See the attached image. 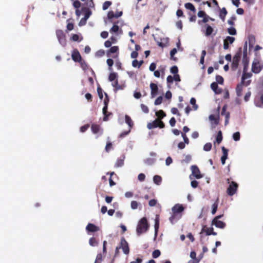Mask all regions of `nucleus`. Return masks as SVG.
I'll list each match as a JSON object with an SVG mask.
<instances>
[{"mask_svg":"<svg viewBox=\"0 0 263 263\" xmlns=\"http://www.w3.org/2000/svg\"><path fill=\"white\" fill-rule=\"evenodd\" d=\"M148 224L146 217L142 218L138 222L136 232L138 236L146 232L148 229Z\"/></svg>","mask_w":263,"mask_h":263,"instance_id":"f257e3e1","label":"nucleus"},{"mask_svg":"<svg viewBox=\"0 0 263 263\" xmlns=\"http://www.w3.org/2000/svg\"><path fill=\"white\" fill-rule=\"evenodd\" d=\"M227 182L229 184V185L227 190V193L229 196L234 195L237 192L238 187V184L234 181H230V179L228 178Z\"/></svg>","mask_w":263,"mask_h":263,"instance_id":"f03ea898","label":"nucleus"},{"mask_svg":"<svg viewBox=\"0 0 263 263\" xmlns=\"http://www.w3.org/2000/svg\"><path fill=\"white\" fill-rule=\"evenodd\" d=\"M106 98L104 100V106L103 108V114L104 115L103 120L106 121L108 120V117L109 116L112 115V113L108 112L107 111V107L108 104L109 102V99L108 98V96L106 93H105Z\"/></svg>","mask_w":263,"mask_h":263,"instance_id":"7ed1b4c3","label":"nucleus"},{"mask_svg":"<svg viewBox=\"0 0 263 263\" xmlns=\"http://www.w3.org/2000/svg\"><path fill=\"white\" fill-rule=\"evenodd\" d=\"M165 126L164 123L160 119H156L151 123H149L147 125L148 129H151L156 127L163 128Z\"/></svg>","mask_w":263,"mask_h":263,"instance_id":"20e7f679","label":"nucleus"},{"mask_svg":"<svg viewBox=\"0 0 263 263\" xmlns=\"http://www.w3.org/2000/svg\"><path fill=\"white\" fill-rule=\"evenodd\" d=\"M241 56V49H239V50L235 54L233 57V62L232 64V69L233 70H235L238 66L239 62Z\"/></svg>","mask_w":263,"mask_h":263,"instance_id":"39448f33","label":"nucleus"},{"mask_svg":"<svg viewBox=\"0 0 263 263\" xmlns=\"http://www.w3.org/2000/svg\"><path fill=\"white\" fill-rule=\"evenodd\" d=\"M120 247V249H122L124 253L125 254H128L129 253V248L128 246V243L125 240L124 237H122L121 238V241L120 243V245L119 246Z\"/></svg>","mask_w":263,"mask_h":263,"instance_id":"423d86ee","label":"nucleus"},{"mask_svg":"<svg viewBox=\"0 0 263 263\" xmlns=\"http://www.w3.org/2000/svg\"><path fill=\"white\" fill-rule=\"evenodd\" d=\"M201 31L204 33L206 36H209L212 34L214 32V29L213 27L209 24H205L202 26Z\"/></svg>","mask_w":263,"mask_h":263,"instance_id":"0eeeda50","label":"nucleus"},{"mask_svg":"<svg viewBox=\"0 0 263 263\" xmlns=\"http://www.w3.org/2000/svg\"><path fill=\"white\" fill-rule=\"evenodd\" d=\"M252 76V74L250 72H247V71H243V73L241 77L242 83H245V86L249 85L251 82V80L246 81L247 79L250 78Z\"/></svg>","mask_w":263,"mask_h":263,"instance_id":"6e6552de","label":"nucleus"},{"mask_svg":"<svg viewBox=\"0 0 263 263\" xmlns=\"http://www.w3.org/2000/svg\"><path fill=\"white\" fill-rule=\"evenodd\" d=\"M192 174L196 179H200L202 178L203 175L201 174L200 171L196 165H192L191 166Z\"/></svg>","mask_w":263,"mask_h":263,"instance_id":"1a4fd4ad","label":"nucleus"},{"mask_svg":"<svg viewBox=\"0 0 263 263\" xmlns=\"http://www.w3.org/2000/svg\"><path fill=\"white\" fill-rule=\"evenodd\" d=\"M227 105L225 104L222 107V111L221 112V115L222 116H224V117H225V122H224L225 125H227L229 123V119L230 118V114L229 112L227 111Z\"/></svg>","mask_w":263,"mask_h":263,"instance_id":"9d476101","label":"nucleus"},{"mask_svg":"<svg viewBox=\"0 0 263 263\" xmlns=\"http://www.w3.org/2000/svg\"><path fill=\"white\" fill-rule=\"evenodd\" d=\"M71 58L75 62H79L82 59L79 51L77 49L73 50L71 54Z\"/></svg>","mask_w":263,"mask_h":263,"instance_id":"9b49d317","label":"nucleus"},{"mask_svg":"<svg viewBox=\"0 0 263 263\" xmlns=\"http://www.w3.org/2000/svg\"><path fill=\"white\" fill-rule=\"evenodd\" d=\"M235 41V38L232 36H227L223 41V48L228 49L229 48V44H232Z\"/></svg>","mask_w":263,"mask_h":263,"instance_id":"f8f14e48","label":"nucleus"},{"mask_svg":"<svg viewBox=\"0 0 263 263\" xmlns=\"http://www.w3.org/2000/svg\"><path fill=\"white\" fill-rule=\"evenodd\" d=\"M150 88L151 89L152 98H154L157 95L158 92V86L155 83H151L150 84Z\"/></svg>","mask_w":263,"mask_h":263,"instance_id":"ddd939ff","label":"nucleus"},{"mask_svg":"<svg viewBox=\"0 0 263 263\" xmlns=\"http://www.w3.org/2000/svg\"><path fill=\"white\" fill-rule=\"evenodd\" d=\"M209 120L211 122L212 128H215V126L219 124V117L218 116L216 117L214 115H211L209 116Z\"/></svg>","mask_w":263,"mask_h":263,"instance_id":"4468645a","label":"nucleus"},{"mask_svg":"<svg viewBox=\"0 0 263 263\" xmlns=\"http://www.w3.org/2000/svg\"><path fill=\"white\" fill-rule=\"evenodd\" d=\"M261 66L259 62H253L252 66V71L255 73H258L262 69Z\"/></svg>","mask_w":263,"mask_h":263,"instance_id":"2eb2a0df","label":"nucleus"},{"mask_svg":"<svg viewBox=\"0 0 263 263\" xmlns=\"http://www.w3.org/2000/svg\"><path fill=\"white\" fill-rule=\"evenodd\" d=\"M91 129L94 134H97L100 132V135L102 134V130L99 125L97 124H92L91 126Z\"/></svg>","mask_w":263,"mask_h":263,"instance_id":"dca6fc26","label":"nucleus"},{"mask_svg":"<svg viewBox=\"0 0 263 263\" xmlns=\"http://www.w3.org/2000/svg\"><path fill=\"white\" fill-rule=\"evenodd\" d=\"M222 151V156L221 157V161L222 165H224L226 163V160L228 158V150L224 146L221 148Z\"/></svg>","mask_w":263,"mask_h":263,"instance_id":"f3484780","label":"nucleus"},{"mask_svg":"<svg viewBox=\"0 0 263 263\" xmlns=\"http://www.w3.org/2000/svg\"><path fill=\"white\" fill-rule=\"evenodd\" d=\"M212 224L214 225L216 227L220 229H223L226 226L224 222L219 220H212Z\"/></svg>","mask_w":263,"mask_h":263,"instance_id":"a211bd4d","label":"nucleus"},{"mask_svg":"<svg viewBox=\"0 0 263 263\" xmlns=\"http://www.w3.org/2000/svg\"><path fill=\"white\" fill-rule=\"evenodd\" d=\"M202 232H205L206 235H216L217 233L214 232L213 228L212 227L208 228L206 226H204V227L202 229Z\"/></svg>","mask_w":263,"mask_h":263,"instance_id":"6ab92c4d","label":"nucleus"},{"mask_svg":"<svg viewBox=\"0 0 263 263\" xmlns=\"http://www.w3.org/2000/svg\"><path fill=\"white\" fill-rule=\"evenodd\" d=\"M86 230L88 232H95L99 230V228L94 224L88 223L86 226Z\"/></svg>","mask_w":263,"mask_h":263,"instance_id":"aec40b11","label":"nucleus"},{"mask_svg":"<svg viewBox=\"0 0 263 263\" xmlns=\"http://www.w3.org/2000/svg\"><path fill=\"white\" fill-rule=\"evenodd\" d=\"M183 210V206L182 205L179 204H175L172 208V212L178 214L181 213Z\"/></svg>","mask_w":263,"mask_h":263,"instance_id":"412c9836","label":"nucleus"},{"mask_svg":"<svg viewBox=\"0 0 263 263\" xmlns=\"http://www.w3.org/2000/svg\"><path fill=\"white\" fill-rule=\"evenodd\" d=\"M211 88L216 94H220L222 92V89L218 87L216 82H213L211 84Z\"/></svg>","mask_w":263,"mask_h":263,"instance_id":"4be33fe9","label":"nucleus"},{"mask_svg":"<svg viewBox=\"0 0 263 263\" xmlns=\"http://www.w3.org/2000/svg\"><path fill=\"white\" fill-rule=\"evenodd\" d=\"M181 215H179L176 213L173 212L172 216L170 217L169 220L172 223H174L175 221L179 220Z\"/></svg>","mask_w":263,"mask_h":263,"instance_id":"5701e85b","label":"nucleus"},{"mask_svg":"<svg viewBox=\"0 0 263 263\" xmlns=\"http://www.w3.org/2000/svg\"><path fill=\"white\" fill-rule=\"evenodd\" d=\"M245 86V83H242V82L238 84L236 88V91L237 96L240 97L242 95V87Z\"/></svg>","mask_w":263,"mask_h":263,"instance_id":"b1692460","label":"nucleus"},{"mask_svg":"<svg viewBox=\"0 0 263 263\" xmlns=\"http://www.w3.org/2000/svg\"><path fill=\"white\" fill-rule=\"evenodd\" d=\"M56 34L60 42L61 43L63 41H65V35L63 31L57 30L56 32Z\"/></svg>","mask_w":263,"mask_h":263,"instance_id":"393cba45","label":"nucleus"},{"mask_svg":"<svg viewBox=\"0 0 263 263\" xmlns=\"http://www.w3.org/2000/svg\"><path fill=\"white\" fill-rule=\"evenodd\" d=\"M242 64L243 65V71H247L249 65V60L247 57H243Z\"/></svg>","mask_w":263,"mask_h":263,"instance_id":"a878e982","label":"nucleus"},{"mask_svg":"<svg viewBox=\"0 0 263 263\" xmlns=\"http://www.w3.org/2000/svg\"><path fill=\"white\" fill-rule=\"evenodd\" d=\"M118 50L119 48L118 46H115L111 47L109 50L107 52V57H110L111 53H116Z\"/></svg>","mask_w":263,"mask_h":263,"instance_id":"bb28decb","label":"nucleus"},{"mask_svg":"<svg viewBox=\"0 0 263 263\" xmlns=\"http://www.w3.org/2000/svg\"><path fill=\"white\" fill-rule=\"evenodd\" d=\"M125 122L128 125V126H129V129H130V128L134 125V123L132 120L131 119L130 117L128 115H125Z\"/></svg>","mask_w":263,"mask_h":263,"instance_id":"cd10ccee","label":"nucleus"},{"mask_svg":"<svg viewBox=\"0 0 263 263\" xmlns=\"http://www.w3.org/2000/svg\"><path fill=\"white\" fill-rule=\"evenodd\" d=\"M143 60L138 61L137 60H134L132 62V66L134 67L140 68V66L143 64Z\"/></svg>","mask_w":263,"mask_h":263,"instance_id":"c85d7f7f","label":"nucleus"},{"mask_svg":"<svg viewBox=\"0 0 263 263\" xmlns=\"http://www.w3.org/2000/svg\"><path fill=\"white\" fill-rule=\"evenodd\" d=\"M184 6L186 9L193 11L194 13L196 12V9L195 8L194 6L192 3H187L185 4Z\"/></svg>","mask_w":263,"mask_h":263,"instance_id":"c756f323","label":"nucleus"},{"mask_svg":"<svg viewBox=\"0 0 263 263\" xmlns=\"http://www.w3.org/2000/svg\"><path fill=\"white\" fill-rule=\"evenodd\" d=\"M153 181L157 185H160L162 182V178L160 176L155 175L153 177Z\"/></svg>","mask_w":263,"mask_h":263,"instance_id":"7c9ffc66","label":"nucleus"},{"mask_svg":"<svg viewBox=\"0 0 263 263\" xmlns=\"http://www.w3.org/2000/svg\"><path fill=\"white\" fill-rule=\"evenodd\" d=\"M124 165V158H118L117 160V161L115 164V166L116 167H121Z\"/></svg>","mask_w":263,"mask_h":263,"instance_id":"2f4dec72","label":"nucleus"},{"mask_svg":"<svg viewBox=\"0 0 263 263\" xmlns=\"http://www.w3.org/2000/svg\"><path fill=\"white\" fill-rule=\"evenodd\" d=\"M218 205V199L212 204V214H215L217 211V207Z\"/></svg>","mask_w":263,"mask_h":263,"instance_id":"473e14b6","label":"nucleus"},{"mask_svg":"<svg viewBox=\"0 0 263 263\" xmlns=\"http://www.w3.org/2000/svg\"><path fill=\"white\" fill-rule=\"evenodd\" d=\"M156 115L158 117V119L161 120L166 116L165 113L162 110H159L156 112Z\"/></svg>","mask_w":263,"mask_h":263,"instance_id":"72a5a7b5","label":"nucleus"},{"mask_svg":"<svg viewBox=\"0 0 263 263\" xmlns=\"http://www.w3.org/2000/svg\"><path fill=\"white\" fill-rule=\"evenodd\" d=\"M117 73L116 72H111L109 74L108 79L109 81L110 82L115 81L116 80H117Z\"/></svg>","mask_w":263,"mask_h":263,"instance_id":"f704fd0d","label":"nucleus"},{"mask_svg":"<svg viewBox=\"0 0 263 263\" xmlns=\"http://www.w3.org/2000/svg\"><path fill=\"white\" fill-rule=\"evenodd\" d=\"M227 14V11L225 8H222L220 10V12L219 14L220 17L223 20H224L225 16Z\"/></svg>","mask_w":263,"mask_h":263,"instance_id":"c9c22d12","label":"nucleus"},{"mask_svg":"<svg viewBox=\"0 0 263 263\" xmlns=\"http://www.w3.org/2000/svg\"><path fill=\"white\" fill-rule=\"evenodd\" d=\"M210 18V17L209 15H206L203 17L202 20H199L198 23L199 25H201L202 23H204L205 24L208 22H209Z\"/></svg>","mask_w":263,"mask_h":263,"instance_id":"e433bc0d","label":"nucleus"},{"mask_svg":"<svg viewBox=\"0 0 263 263\" xmlns=\"http://www.w3.org/2000/svg\"><path fill=\"white\" fill-rule=\"evenodd\" d=\"M222 140V135L221 130H219L218 132L216 138V141L218 144H219L221 142Z\"/></svg>","mask_w":263,"mask_h":263,"instance_id":"4c0bfd02","label":"nucleus"},{"mask_svg":"<svg viewBox=\"0 0 263 263\" xmlns=\"http://www.w3.org/2000/svg\"><path fill=\"white\" fill-rule=\"evenodd\" d=\"M89 245L92 247H95L98 245V242L96 239L94 237H91L89 240Z\"/></svg>","mask_w":263,"mask_h":263,"instance_id":"58836bf2","label":"nucleus"},{"mask_svg":"<svg viewBox=\"0 0 263 263\" xmlns=\"http://www.w3.org/2000/svg\"><path fill=\"white\" fill-rule=\"evenodd\" d=\"M117 23H115L114 24V25L111 28V29H110V32H117L119 30V26H118V25L117 24Z\"/></svg>","mask_w":263,"mask_h":263,"instance_id":"ea45409f","label":"nucleus"},{"mask_svg":"<svg viewBox=\"0 0 263 263\" xmlns=\"http://www.w3.org/2000/svg\"><path fill=\"white\" fill-rule=\"evenodd\" d=\"M112 85L116 90L123 89V87L119 85L118 80H116L114 83H112Z\"/></svg>","mask_w":263,"mask_h":263,"instance_id":"a19ab883","label":"nucleus"},{"mask_svg":"<svg viewBox=\"0 0 263 263\" xmlns=\"http://www.w3.org/2000/svg\"><path fill=\"white\" fill-rule=\"evenodd\" d=\"M174 81V77L170 75L166 78V81L167 83V87L171 88V84L173 83Z\"/></svg>","mask_w":263,"mask_h":263,"instance_id":"79ce46f5","label":"nucleus"},{"mask_svg":"<svg viewBox=\"0 0 263 263\" xmlns=\"http://www.w3.org/2000/svg\"><path fill=\"white\" fill-rule=\"evenodd\" d=\"M212 147V145L211 143H206L203 146V150L206 152L210 151Z\"/></svg>","mask_w":263,"mask_h":263,"instance_id":"37998d69","label":"nucleus"},{"mask_svg":"<svg viewBox=\"0 0 263 263\" xmlns=\"http://www.w3.org/2000/svg\"><path fill=\"white\" fill-rule=\"evenodd\" d=\"M161 255V252L159 250H155L153 252L152 256L154 258H157Z\"/></svg>","mask_w":263,"mask_h":263,"instance_id":"c03bdc74","label":"nucleus"},{"mask_svg":"<svg viewBox=\"0 0 263 263\" xmlns=\"http://www.w3.org/2000/svg\"><path fill=\"white\" fill-rule=\"evenodd\" d=\"M79 63H80L81 67H82V68L83 70H86L88 68L87 64L86 63V62L85 61H84L82 59L81 61L79 62Z\"/></svg>","mask_w":263,"mask_h":263,"instance_id":"a18cd8bd","label":"nucleus"},{"mask_svg":"<svg viewBox=\"0 0 263 263\" xmlns=\"http://www.w3.org/2000/svg\"><path fill=\"white\" fill-rule=\"evenodd\" d=\"M240 134L239 132H235L233 135V138L235 141H239L240 140Z\"/></svg>","mask_w":263,"mask_h":263,"instance_id":"49530a36","label":"nucleus"},{"mask_svg":"<svg viewBox=\"0 0 263 263\" xmlns=\"http://www.w3.org/2000/svg\"><path fill=\"white\" fill-rule=\"evenodd\" d=\"M216 80L217 83H219L220 84H223V78L219 75H217L216 76Z\"/></svg>","mask_w":263,"mask_h":263,"instance_id":"de8ad7c7","label":"nucleus"},{"mask_svg":"<svg viewBox=\"0 0 263 263\" xmlns=\"http://www.w3.org/2000/svg\"><path fill=\"white\" fill-rule=\"evenodd\" d=\"M111 5V2L110 1H106L103 5L102 8L104 10L107 9Z\"/></svg>","mask_w":263,"mask_h":263,"instance_id":"09e8293b","label":"nucleus"},{"mask_svg":"<svg viewBox=\"0 0 263 263\" xmlns=\"http://www.w3.org/2000/svg\"><path fill=\"white\" fill-rule=\"evenodd\" d=\"M190 103L193 105L194 110H196L198 108V105L196 104V99L194 98H192L191 99Z\"/></svg>","mask_w":263,"mask_h":263,"instance_id":"8fccbe9b","label":"nucleus"},{"mask_svg":"<svg viewBox=\"0 0 263 263\" xmlns=\"http://www.w3.org/2000/svg\"><path fill=\"white\" fill-rule=\"evenodd\" d=\"M131 208L133 210H136L138 208L139 203L136 201H132L130 203Z\"/></svg>","mask_w":263,"mask_h":263,"instance_id":"3c124183","label":"nucleus"},{"mask_svg":"<svg viewBox=\"0 0 263 263\" xmlns=\"http://www.w3.org/2000/svg\"><path fill=\"white\" fill-rule=\"evenodd\" d=\"M228 33L231 35H235L236 34V30L235 28L232 27L228 29Z\"/></svg>","mask_w":263,"mask_h":263,"instance_id":"603ef678","label":"nucleus"},{"mask_svg":"<svg viewBox=\"0 0 263 263\" xmlns=\"http://www.w3.org/2000/svg\"><path fill=\"white\" fill-rule=\"evenodd\" d=\"M170 71L171 73L175 74H177L178 72V67L176 66H173L171 68Z\"/></svg>","mask_w":263,"mask_h":263,"instance_id":"864d4df0","label":"nucleus"},{"mask_svg":"<svg viewBox=\"0 0 263 263\" xmlns=\"http://www.w3.org/2000/svg\"><path fill=\"white\" fill-rule=\"evenodd\" d=\"M163 98L161 96L158 97L155 101L154 104L155 105H158L161 104Z\"/></svg>","mask_w":263,"mask_h":263,"instance_id":"5fc2aeb1","label":"nucleus"},{"mask_svg":"<svg viewBox=\"0 0 263 263\" xmlns=\"http://www.w3.org/2000/svg\"><path fill=\"white\" fill-rule=\"evenodd\" d=\"M140 106H141L142 110L144 113H148L149 112V109H148V107L147 106H146L145 105H144L143 104H141L140 105Z\"/></svg>","mask_w":263,"mask_h":263,"instance_id":"6e6d98bb","label":"nucleus"},{"mask_svg":"<svg viewBox=\"0 0 263 263\" xmlns=\"http://www.w3.org/2000/svg\"><path fill=\"white\" fill-rule=\"evenodd\" d=\"M177 53V49L176 48H173L172 50H171L170 52V55L171 57V59L172 60H175L176 58L174 57V55Z\"/></svg>","mask_w":263,"mask_h":263,"instance_id":"4d7b16f0","label":"nucleus"},{"mask_svg":"<svg viewBox=\"0 0 263 263\" xmlns=\"http://www.w3.org/2000/svg\"><path fill=\"white\" fill-rule=\"evenodd\" d=\"M97 92L98 93L99 97L100 99H102L103 96V90L101 89L100 87H98L97 88Z\"/></svg>","mask_w":263,"mask_h":263,"instance_id":"13d9d810","label":"nucleus"},{"mask_svg":"<svg viewBox=\"0 0 263 263\" xmlns=\"http://www.w3.org/2000/svg\"><path fill=\"white\" fill-rule=\"evenodd\" d=\"M107 17L109 20H111L114 17H116V14L112 11L108 12Z\"/></svg>","mask_w":263,"mask_h":263,"instance_id":"bf43d9fd","label":"nucleus"},{"mask_svg":"<svg viewBox=\"0 0 263 263\" xmlns=\"http://www.w3.org/2000/svg\"><path fill=\"white\" fill-rule=\"evenodd\" d=\"M73 6L75 8L79 9L81 6V3L78 0L74 1Z\"/></svg>","mask_w":263,"mask_h":263,"instance_id":"052dcab7","label":"nucleus"},{"mask_svg":"<svg viewBox=\"0 0 263 263\" xmlns=\"http://www.w3.org/2000/svg\"><path fill=\"white\" fill-rule=\"evenodd\" d=\"M171 112L174 114V115H177L178 116H180L181 115L179 113L178 109L176 107H173L172 109H171Z\"/></svg>","mask_w":263,"mask_h":263,"instance_id":"680f3d73","label":"nucleus"},{"mask_svg":"<svg viewBox=\"0 0 263 263\" xmlns=\"http://www.w3.org/2000/svg\"><path fill=\"white\" fill-rule=\"evenodd\" d=\"M89 127V125L88 124H85V125L82 126V127H81L80 131L82 133H84V132H86Z\"/></svg>","mask_w":263,"mask_h":263,"instance_id":"e2e57ef3","label":"nucleus"},{"mask_svg":"<svg viewBox=\"0 0 263 263\" xmlns=\"http://www.w3.org/2000/svg\"><path fill=\"white\" fill-rule=\"evenodd\" d=\"M181 136H182V138H183L184 143L188 144L189 143V140L188 138L187 137L186 135H185V134L182 133Z\"/></svg>","mask_w":263,"mask_h":263,"instance_id":"0e129e2a","label":"nucleus"},{"mask_svg":"<svg viewBox=\"0 0 263 263\" xmlns=\"http://www.w3.org/2000/svg\"><path fill=\"white\" fill-rule=\"evenodd\" d=\"M112 148V143L111 142H108L105 146V151L107 152H109Z\"/></svg>","mask_w":263,"mask_h":263,"instance_id":"69168bd1","label":"nucleus"},{"mask_svg":"<svg viewBox=\"0 0 263 263\" xmlns=\"http://www.w3.org/2000/svg\"><path fill=\"white\" fill-rule=\"evenodd\" d=\"M157 201L156 199H151L149 201L148 204L150 206H154L156 205Z\"/></svg>","mask_w":263,"mask_h":263,"instance_id":"338daca9","label":"nucleus"},{"mask_svg":"<svg viewBox=\"0 0 263 263\" xmlns=\"http://www.w3.org/2000/svg\"><path fill=\"white\" fill-rule=\"evenodd\" d=\"M105 54V51L103 50H99L96 52V55L101 57Z\"/></svg>","mask_w":263,"mask_h":263,"instance_id":"774afa93","label":"nucleus"}]
</instances>
